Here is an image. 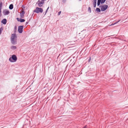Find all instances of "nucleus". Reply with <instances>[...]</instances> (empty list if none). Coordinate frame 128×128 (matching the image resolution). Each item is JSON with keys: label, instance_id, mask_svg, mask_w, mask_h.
Returning a JSON list of instances; mask_svg holds the SVG:
<instances>
[{"label": "nucleus", "instance_id": "obj_1", "mask_svg": "<svg viewBox=\"0 0 128 128\" xmlns=\"http://www.w3.org/2000/svg\"><path fill=\"white\" fill-rule=\"evenodd\" d=\"M17 36L16 34H12L10 38V41L13 44H16L17 42Z\"/></svg>", "mask_w": 128, "mask_h": 128}, {"label": "nucleus", "instance_id": "obj_2", "mask_svg": "<svg viewBox=\"0 0 128 128\" xmlns=\"http://www.w3.org/2000/svg\"><path fill=\"white\" fill-rule=\"evenodd\" d=\"M17 60V58L16 56L14 54L12 55V57H10L9 58V60L12 62H16Z\"/></svg>", "mask_w": 128, "mask_h": 128}, {"label": "nucleus", "instance_id": "obj_3", "mask_svg": "<svg viewBox=\"0 0 128 128\" xmlns=\"http://www.w3.org/2000/svg\"><path fill=\"white\" fill-rule=\"evenodd\" d=\"M43 12V10L42 8H41L36 7L35 10L34 12L37 13L39 12L42 13Z\"/></svg>", "mask_w": 128, "mask_h": 128}, {"label": "nucleus", "instance_id": "obj_4", "mask_svg": "<svg viewBox=\"0 0 128 128\" xmlns=\"http://www.w3.org/2000/svg\"><path fill=\"white\" fill-rule=\"evenodd\" d=\"M100 8L101 10L102 11H104L105 10L108 8V6L106 5L100 6Z\"/></svg>", "mask_w": 128, "mask_h": 128}, {"label": "nucleus", "instance_id": "obj_5", "mask_svg": "<svg viewBox=\"0 0 128 128\" xmlns=\"http://www.w3.org/2000/svg\"><path fill=\"white\" fill-rule=\"evenodd\" d=\"M4 15L5 16L8 15L10 13L9 11L6 9L4 10L2 12Z\"/></svg>", "mask_w": 128, "mask_h": 128}, {"label": "nucleus", "instance_id": "obj_6", "mask_svg": "<svg viewBox=\"0 0 128 128\" xmlns=\"http://www.w3.org/2000/svg\"><path fill=\"white\" fill-rule=\"evenodd\" d=\"M23 26H18V32H22Z\"/></svg>", "mask_w": 128, "mask_h": 128}, {"label": "nucleus", "instance_id": "obj_7", "mask_svg": "<svg viewBox=\"0 0 128 128\" xmlns=\"http://www.w3.org/2000/svg\"><path fill=\"white\" fill-rule=\"evenodd\" d=\"M25 14L23 10L20 14V16L21 18H24V15Z\"/></svg>", "mask_w": 128, "mask_h": 128}, {"label": "nucleus", "instance_id": "obj_8", "mask_svg": "<svg viewBox=\"0 0 128 128\" xmlns=\"http://www.w3.org/2000/svg\"><path fill=\"white\" fill-rule=\"evenodd\" d=\"M7 20H6L5 19H3L1 22L3 24H6V23Z\"/></svg>", "mask_w": 128, "mask_h": 128}, {"label": "nucleus", "instance_id": "obj_9", "mask_svg": "<svg viewBox=\"0 0 128 128\" xmlns=\"http://www.w3.org/2000/svg\"><path fill=\"white\" fill-rule=\"evenodd\" d=\"M17 19L20 22H24L25 21V20L24 19H20L19 20H18V19L19 18H17Z\"/></svg>", "mask_w": 128, "mask_h": 128}, {"label": "nucleus", "instance_id": "obj_10", "mask_svg": "<svg viewBox=\"0 0 128 128\" xmlns=\"http://www.w3.org/2000/svg\"><path fill=\"white\" fill-rule=\"evenodd\" d=\"M96 0H94V7L95 8L96 7Z\"/></svg>", "mask_w": 128, "mask_h": 128}, {"label": "nucleus", "instance_id": "obj_11", "mask_svg": "<svg viewBox=\"0 0 128 128\" xmlns=\"http://www.w3.org/2000/svg\"><path fill=\"white\" fill-rule=\"evenodd\" d=\"M9 8L10 10H12L13 8V5L12 4H10L9 6Z\"/></svg>", "mask_w": 128, "mask_h": 128}, {"label": "nucleus", "instance_id": "obj_12", "mask_svg": "<svg viewBox=\"0 0 128 128\" xmlns=\"http://www.w3.org/2000/svg\"><path fill=\"white\" fill-rule=\"evenodd\" d=\"M11 48L12 49L15 50L16 48V46H11Z\"/></svg>", "mask_w": 128, "mask_h": 128}, {"label": "nucleus", "instance_id": "obj_13", "mask_svg": "<svg viewBox=\"0 0 128 128\" xmlns=\"http://www.w3.org/2000/svg\"><path fill=\"white\" fill-rule=\"evenodd\" d=\"M38 6L39 7H41L42 6L43 3L41 2H40H40L38 3Z\"/></svg>", "mask_w": 128, "mask_h": 128}, {"label": "nucleus", "instance_id": "obj_14", "mask_svg": "<svg viewBox=\"0 0 128 128\" xmlns=\"http://www.w3.org/2000/svg\"><path fill=\"white\" fill-rule=\"evenodd\" d=\"M96 10L98 12H100V9L98 8H96Z\"/></svg>", "mask_w": 128, "mask_h": 128}, {"label": "nucleus", "instance_id": "obj_15", "mask_svg": "<svg viewBox=\"0 0 128 128\" xmlns=\"http://www.w3.org/2000/svg\"><path fill=\"white\" fill-rule=\"evenodd\" d=\"M101 0H98V2H97V5L98 6H99L100 4V3H101Z\"/></svg>", "mask_w": 128, "mask_h": 128}, {"label": "nucleus", "instance_id": "obj_16", "mask_svg": "<svg viewBox=\"0 0 128 128\" xmlns=\"http://www.w3.org/2000/svg\"><path fill=\"white\" fill-rule=\"evenodd\" d=\"M88 12H90V13L91 12V8L90 7H89L88 8Z\"/></svg>", "mask_w": 128, "mask_h": 128}, {"label": "nucleus", "instance_id": "obj_17", "mask_svg": "<svg viewBox=\"0 0 128 128\" xmlns=\"http://www.w3.org/2000/svg\"><path fill=\"white\" fill-rule=\"evenodd\" d=\"M2 2H0V9L1 10L2 9Z\"/></svg>", "mask_w": 128, "mask_h": 128}, {"label": "nucleus", "instance_id": "obj_18", "mask_svg": "<svg viewBox=\"0 0 128 128\" xmlns=\"http://www.w3.org/2000/svg\"><path fill=\"white\" fill-rule=\"evenodd\" d=\"M106 0H101V4H102L104 3Z\"/></svg>", "mask_w": 128, "mask_h": 128}, {"label": "nucleus", "instance_id": "obj_19", "mask_svg": "<svg viewBox=\"0 0 128 128\" xmlns=\"http://www.w3.org/2000/svg\"><path fill=\"white\" fill-rule=\"evenodd\" d=\"M120 20H118V21H117V22H116L115 23H114V24H112L111 25H114L116 24L117 23H118V22H119L120 21Z\"/></svg>", "mask_w": 128, "mask_h": 128}, {"label": "nucleus", "instance_id": "obj_20", "mask_svg": "<svg viewBox=\"0 0 128 128\" xmlns=\"http://www.w3.org/2000/svg\"><path fill=\"white\" fill-rule=\"evenodd\" d=\"M14 32H15L16 31V29H17V27H16V26H14Z\"/></svg>", "mask_w": 128, "mask_h": 128}, {"label": "nucleus", "instance_id": "obj_21", "mask_svg": "<svg viewBox=\"0 0 128 128\" xmlns=\"http://www.w3.org/2000/svg\"><path fill=\"white\" fill-rule=\"evenodd\" d=\"M2 16L1 10L0 9V17Z\"/></svg>", "mask_w": 128, "mask_h": 128}, {"label": "nucleus", "instance_id": "obj_22", "mask_svg": "<svg viewBox=\"0 0 128 128\" xmlns=\"http://www.w3.org/2000/svg\"><path fill=\"white\" fill-rule=\"evenodd\" d=\"M49 8V7H48V8H47V10H46V12H45V15L46 13L47 12V11L48 10V9Z\"/></svg>", "mask_w": 128, "mask_h": 128}, {"label": "nucleus", "instance_id": "obj_23", "mask_svg": "<svg viewBox=\"0 0 128 128\" xmlns=\"http://www.w3.org/2000/svg\"><path fill=\"white\" fill-rule=\"evenodd\" d=\"M3 30V28H0V32H1Z\"/></svg>", "mask_w": 128, "mask_h": 128}, {"label": "nucleus", "instance_id": "obj_24", "mask_svg": "<svg viewBox=\"0 0 128 128\" xmlns=\"http://www.w3.org/2000/svg\"><path fill=\"white\" fill-rule=\"evenodd\" d=\"M61 12V11H60V12H59L58 13V15H59L60 14Z\"/></svg>", "mask_w": 128, "mask_h": 128}, {"label": "nucleus", "instance_id": "obj_25", "mask_svg": "<svg viewBox=\"0 0 128 128\" xmlns=\"http://www.w3.org/2000/svg\"><path fill=\"white\" fill-rule=\"evenodd\" d=\"M83 128H88L86 126H85Z\"/></svg>", "mask_w": 128, "mask_h": 128}, {"label": "nucleus", "instance_id": "obj_26", "mask_svg": "<svg viewBox=\"0 0 128 128\" xmlns=\"http://www.w3.org/2000/svg\"><path fill=\"white\" fill-rule=\"evenodd\" d=\"M66 0H62V2H65Z\"/></svg>", "mask_w": 128, "mask_h": 128}, {"label": "nucleus", "instance_id": "obj_27", "mask_svg": "<svg viewBox=\"0 0 128 128\" xmlns=\"http://www.w3.org/2000/svg\"><path fill=\"white\" fill-rule=\"evenodd\" d=\"M90 58L88 60L89 61H90Z\"/></svg>", "mask_w": 128, "mask_h": 128}, {"label": "nucleus", "instance_id": "obj_28", "mask_svg": "<svg viewBox=\"0 0 128 128\" xmlns=\"http://www.w3.org/2000/svg\"><path fill=\"white\" fill-rule=\"evenodd\" d=\"M20 33H22V32H20Z\"/></svg>", "mask_w": 128, "mask_h": 128}]
</instances>
